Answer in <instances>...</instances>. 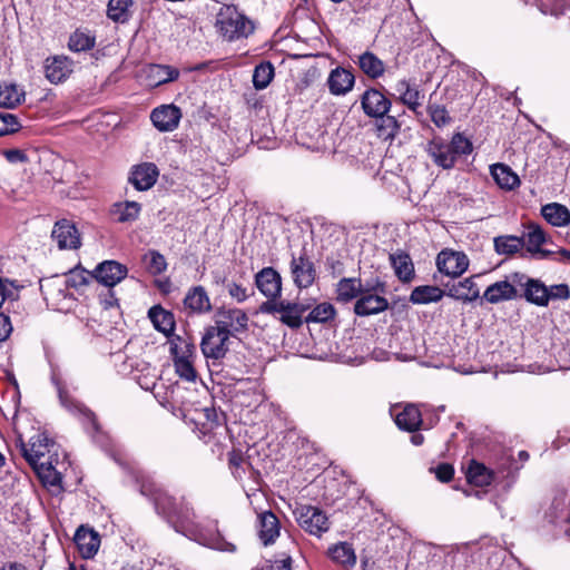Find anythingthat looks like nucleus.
<instances>
[{"mask_svg":"<svg viewBox=\"0 0 570 570\" xmlns=\"http://www.w3.org/2000/svg\"><path fill=\"white\" fill-rule=\"evenodd\" d=\"M134 478L139 485L142 495L149 498L159 514H163L169 522L181 524L189 521L191 511L183 501H177L169 495L155 480L144 471H134Z\"/></svg>","mask_w":570,"mask_h":570,"instance_id":"1","label":"nucleus"},{"mask_svg":"<svg viewBox=\"0 0 570 570\" xmlns=\"http://www.w3.org/2000/svg\"><path fill=\"white\" fill-rule=\"evenodd\" d=\"M472 150L473 145L471 140L461 132L453 135L450 141H445L442 137L435 136L425 147V151L432 158L433 163L443 169L453 168L458 158L470 155Z\"/></svg>","mask_w":570,"mask_h":570,"instance_id":"2","label":"nucleus"},{"mask_svg":"<svg viewBox=\"0 0 570 570\" xmlns=\"http://www.w3.org/2000/svg\"><path fill=\"white\" fill-rule=\"evenodd\" d=\"M215 26L227 41L246 38L254 31L253 22L233 4H223L219 8Z\"/></svg>","mask_w":570,"mask_h":570,"instance_id":"3","label":"nucleus"},{"mask_svg":"<svg viewBox=\"0 0 570 570\" xmlns=\"http://www.w3.org/2000/svg\"><path fill=\"white\" fill-rule=\"evenodd\" d=\"M307 306L286 301H266L261 305V311L266 314H279V321L291 328H298L303 324V314Z\"/></svg>","mask_w":570,"mask_h":570,"instance_id":"4","label":"nucleus"},{"mask_svg":"<svg viewBox=\"0 0 570 570\" xmlns=\"http://www.w3.org/2000/svg\"><path fill=\"white\" fill-rule=\"evenodd\" d=\"M298 525L307 533L321 537L330 529V520L326 513L314 505H299L294 510Z\"/></svg>","mask_w":570,"mask_h":570,"instance_id":"5","label":"nucleus"},{"mask_svg":"<svg viewBox=\"0 0 570 570\" xmlns=\"http://www.w3.org/2000/svg\"><path fill=\"white\" fill-rule=\"evenodd\" d=\"M40 289L48 306L59 311L69 307L68 303L72 299V296L59 277L46 281L40 285Z\"/></svg>","mask_w":570,"mask_h":570,"instance_id":"6","label":"nucleus"},{"mask_svg":"<svg viewBox=\"0 0 570 570\" xmlns=\"http://www.w3.org/2000/svg\"><path fill=\"white\" fill-rule=\"evenodd\" d=\"M512 281L523 288V296L528 302L538 306L548 305V287L541 281L521 273H513Z\"/></svg>","mask_w":570,"mask_h":570,"instance_id":"7","label":"nucleus"},{"mask_svg":"<svg viewBox=\"0 0 570 570\" xmlns=\"http://www.w3.org/2000/svg\"><path fill=\"white\" fill-rule=\"evenodd\" d=\"M229 335L215 326L206 330L203 336L200 348L206 358L219 360L224 357L228 351L227 341Z\"/></svg>","mask_w":570,"mask_h":570,"instance_id":"8","label":"nucleus"},{"mask_svg":"<svg viewBox=\"0 0 570 570\" xmlns=\"http://www.w3.org/2000/svg\"><path fill=\"white\" fill-rule=\"evenodd\" d=\"M248 317L239 308H219L215 315V327L232 336L247 327Z\"/></svg>","mask_w":570,"mask_h":570,"instance_id":"9","label":"nucleus"},{"mask_svg":"<svg viewBox=\"0 0 570 570\" xmlns=\"http://www.w3.org/2000/svg\"><path fill=\"white\" fill-rule=\"evenodd\" d=\"M438 269L451 277L461 276L469 267L468 256L462 252L444 249L436 257Z\"/></svg>","mask_w":570,"mask_h":570,"instance_id":"10","label":"nucleus"},{"mask_svg":"<svg viewBox=\"0 0 570 570\" xmlns=\"http://www.w3.org/2000/svg\"><path fill=\"white\" fill-rule=\"evenodd\" d=\"M374 286L364 288L354 304V313L358 316H370L384 312L389 307V302L385 297L373 293Z\"/></svg>","mask_w":570,"mask_h":570,"instance_id":"11","label":"nucleus"},{"mask_svg":"<svg viewBox=\"0 0 570 570\" xmlns=\"http://www.w3.org/2000/svg\"><path fill=\"white\" fill-rule=\"evenodd\" d=\"M291 273L293 282L298 288H307L314 283L316 269L305 250L297 257L292 256Z\"/></svg>","mask_w":570,"mask_h":570,"instance_id":"12","label":"nucleus"},{"mask_svg":"<svg viewBox=\"0 0 570 570\" xmlns=\"http://www.w3.org/2000/svg\"><path fill=\"white\" fill-rule=\"evenodd\" d=\"M50 440L45 434L32 436L28 444L20 442V451L26 461L32 466H39L41 463H48L43 459L50 452Z\"/></svg>","mask_w":570,"mask_h":570,"instance_id":"13","label":"nucleus"},{"mask_svg":"<svg viewBox=\"0 0 570 570\" xmlns=\"http://www.w3.org/2000/svg\"><path fill=\"white\" fill-rule=\"evenodd\" d=\"M255 284L267 301H276L282 294V277L273 267H264L255 275Z\"/></svg>","mask_w":570,"mask_h":570,"instance_id":"14","label":"nucleus"},{"mask_svg":"<svg viewBox=\"0 0 570 570\" xmlns=\"http://www.w3.org/2000/svg\"><path fill=\"white\" fill-rule=\"evenodd\" d=\"M391 109H364L373 118V127L379 138L393 139L399 131L400 124L395 116L389 115Z\"/></svg>","mask_w":570,"mask_h":570,"instance_id":"15","label":"nucleus"},{"mask_svg":"<svg viewBox=\"0 0 570 570\" xmlns=\"http://www.w3.org/2000/svg\"><path fill=\"white\" fill-rule=\"evenodd\" d=\"M51 236L60 249H76L81 244L78 229L67 219L55 224Z\"/></svg>","mask_w":570,"mask_h":570,"instance_id":"16","label":"nucleus"},{"mask_svg":"<svg viewBox=\"0 0 570 570\" xmlns=\"http://www.w3.org/2000/svg\"><path fill=\"white\" fill-rule=\"evenodd\" d=\"M159 170L154 163H142L131 168L129 181L140 191L150 189L157 181Z\"/></svg>","mask_w":570,"mask_h":570,"instance_id":"17","label":"nucleus"},{"mask_svg":"<svg viewBox=\"0 0 570 570\" xmlns=\"http://www.w3.org/2000/svg\"><path fill=\"white\" fill-rule=\"evenodd\" d=\"M128 269L116 261H105L95 269L96 279L107 287H114L127 276Z\"/></svg>","mask_w":570,"mask_h":570,"instance_id":"18","label":"nucleus"},{"mask_svg":"<svg viewBox=\"0 0 570 570\" xmlns=\"http://www.w3.org/2000/svg\"><path fill=\"white\" fill-rule=\"evenodd\" d=\"M520 238L524 239L527 252L533 257L547 258L553 254L550 250L541 248L547 240V236L542 227L537 224H529L527 232H524Z\"/></svg>","mask_w":570,"mask_h":570,"instance_id":"19","label":"nucleus"},{"mask_svg":"<svg viewBox=\"0 0 570 570\" xmlns=\"http://www.w3.org/2000/svg\"><path fill=\"white\" fill-rule=\"evenodd\" d=\"M72 72V60L66 56L49 57L45 61V75L51 83L65 81Z\"/></svg>","mask_w":570,"mask_h":570,"instance_id":"20","label":"nucleus"},{"mask_svg":"<svg viewBox=\"0 0 570 570\" xmlns=\"http://www.w3.org/2000/svg\"><path fill=\"white\" fill-rule=\"evenodd\" d=\"M258 538L264 546L275 542L281 533V523L278 518L272 511L258 513Z\"/></svg>","mask_w":570,"mask_h":570,"instance_id":"21","label":"nucleus"},{"mask_svg":"<svg viewBox=\"0 0 570 570\" xmlns=\"http://www.w3.org/2000/svg\"><path fill=\"white\" fill-rule=\"evenodd\" d=\"M515 286L518 285L513 283L511 275L510 281H499L488 286L484 291L483 298L491 304L513 299L518 296Z\"/></svg>","mask_w":570,"mask_h":570,"instance_id":"22","label":"nucleus"},{"mask_svg":"<svg viewBox=\"0 0 570 570\" xmlns=\"http://www.w3.org/2000/svg\"><path fill=\"white\" fill-rule=\"evenodd\" d=\"M445 295L456 301L473 302L480 296L474 277H468L453 284H446Z\"/></svg>","mask_w":570,"mask_h":570,"instance_id":"23","label":"nucleus"},{"mask_svg":"<svg viewBox=\"0 0 570 570\" xmlns=\"http://www.w3.org/2000/svg\"><path fill=\"white\" fill-rule=\"evenodd\" d=\"M148 317L151 321L154 327L163 333L166 337H169L175 331V317L174 314L160 305H155L149 308Z\"/></svg>","mask_w":570,"mask_h":570,"instance_id":"24","label":"nucleus"},{"mask_svg":"<svg viewBox=\"0 0 570 570\" xmlns=\"http://www.w3.org/2000/svg\"><path fill=\"white\" fill-rule=\"evenodd\" d=\"M184 306L197 314H204L212 309L210 299L203 286H194L187 292Z\"/></svg>","mask_w":570,"mask_h":570,"instance_id":"25","label":"nucleus"},{"mask_svg":"<svg viewBox=\"0 0 570 570\" xmlns=\"http://www.w3.org/2000/svg\"><path fill=\"white\" fill-rule=\"evenodd\" d=\"M354 81V75L342 67L332 70L327 79L328 88L334 95L346 94L352 89Z\"/></svg>","mask_w":570,"mask_h":570,"instance_id":"26","label":"nucleus"},{"mask_svg":"<svg viewBox=\"0 0 570 570\" xmlns=\"http://www.w3.org/2000/svg\"><path fill=\"white\" fill-rule=\"evenodd\" d=\"M181 118L180 109H153L150 119L160 131H171L177 128Z\"/></svg>","mask_w":570,"mask_h":570,"instance_id":"27","label":"nucleus"},{"mask_svg":"<svg viewBox=\"0 0 570 570\" xmlns=\"http://www.w3.org/2000/svg\"><path fill=\"white\" fill-rule=\"evenodd\" d=\"M178 76L179 70L167 65H149L146 68V78L151 87L174 81Z\"/></svg>","mask_w":570,"mask_h":570,"instance_id":"28","label":"nucleus"},{"mask_svg":"<svg viewBox=\"0 0 570 570\" xmlns=\"http://www.w3.org/2000/svg\"><path fill=\"white\" fill-rule=\"evenodd\" d=\"M75 542L85 558L92 557L99 548V537L92 530L80 527L75 534Z\"/></svg>","mask_w":570,"mask_h":570,"instance_id":"29","label":"nucleus"},{"mask_svg":"<svg viewBox=\"0 0 570 570\" xmlns=\"http://www.w3.org/2000/svg\"><path fill=\"white\" fill-rule=\"evenodd\" d=\"M395 423L401 430L414 432L419 430L422 424V414L417 406L407 404L396 414Z\"/></svg>","mask_w":570,"mask_h":570,"instance_id":"30","label":"nucleus"},{"mask_svg":"<svg viewBox=\"0 0 570 570\" xmlns=\"http://www.w3.org/2000/svg\"><path fill=\"white\" fill-rule=\"evenodd\" d=\"M495 478L494 471L487 468L483 463L472 460L469 464L466 479L476 487L490 485Z\"/></svg>","mask_w":570,"mask_h":570,"instance_id":"31","label":"nucleus"},{"mask_svg":"<svg viewBox=\"0 0 570 570\" xmlns=\"http://www.w3.org/2000/svg\"><path fill=\"white\" fill-rule=\"evenodd\" d=\"M541 214L553 226L562 227L570 224V212L564 205L558 203L547 204L542 206Z\"/></svg>","mask_w":570,"mask_h":570,"instance_id":"32","label":"nucleus"},{"mask_svg":"<svg viewBox=\"0 0 570 570\" xmlns=\"http://www.w3.org/2000/svg\"><path fill=\"white\" fill-rule=\"evenodd\" d=\"M491 175L494 181L503 189L512 190L520 185L518 175L504 164L492 165Z\"/></svg>","mask_w":570,"mask_h":570,"instance_id":"33","label":"nucleus"},{"mask_svg":"<svg viewBox=\"0 0 570 570\" xmlns=\"http://www.w3.org/2000/svg\"><path fill=\"white\" fill-rule=\"evenodd\" d=\"M396 92L400 96V100L406 107H420L423 104L424 94L419 90L415 83H411L407 80H401L396 85Z\"/></svg>","mask_w":570,"mask_h":570,"instance_id":"34","label":"nucleus"},{"mask_svg":"<svg viewBox=\"0 0 570 570\" xmlns=\"http://www.w3.org/2000/svg\"><path fill=\"white\" fill-rule=\"evenodd\" d=\"M357 65L360 69L372 79L383 76L385 71L383 61L371 51H365L360 55Z\"/></svg>","mask_w":570,"mask_h":570,"instance_id":"35","label":"nucleus"},{"mask_svg":"<svg viewBox=\"0 0 570 570\" xmlns=\"http://www.w3.org/2000/svg\"><path fill=\"white\" fill-rule=\"evenodd\" d=\"M141 205L137 202L116 203L111 207V215L118 223H131L139 217Z\"/></svg>","mask_w":570,"mask_h":570,"instance_id":"36","label":"nucleus"},{"mask_svg":"<svg viewBox=\"0 0 570 570\" xmlns=\"http://www.w3.org/2000/svg\"><path fill=\"white\" fill-rule=\"evenodd\" d=\"M445 292L438 286L423 285L415 287L410 295V302L413 304L436 303L442 299Z\"/></svg>","mask_w":570,"mask_h":570,"instance_id":"37","label":"nucleus"},{"mask_svg":"<svg viewBox=\"0 0 570 570\" xmlns=\"http://www.w3.org/2000/svg\"><path fill=\"white\" fill-rule=\"evenodd\" d=\"M396 276L403 282H410L414 276V266L409 254L399 252L390 256Z\"/></svg>","mask_w":570,"mask_h":570,"instance_id":"38","label":"nucleus"},{"mask_svg":"<svg viewBox=\"0 0 570 570\" xmlns=\"http://www.w3.org/2000/svg\"><path fill=\"white\" fill-rule=\"evenodd\" d=\"M331 559L345 568L353 567L356 563V554L352 546L347 542H340L328 549Z\"/></svg>","mask_w":570,"mask_h":570,"instance_id":"39","label":"nucleus"},{"mask_svg":"<svg viewBox=\"0 0 570 570\" xmlns=\"http://www.w3.org/2000/svg\"><path fill=\"white\" fill-rule=\"evenodd\" d=\"M365 287L361 279L343 278L337 284V299L344 303L350 302L358 297Z\"/></svg>","mask_w":570,"mask_h":570,"instance_id":"40","label":"nucleus"},{"mask_svg":"<svg viewBox=\"0 0 570 570\" xmlns=\"http://www.w3.org/2000/svg\"><path fill=\"white\" fill-rule=\"evenodd\" d=\"M494 250L499 255H513L524 247V239L514 235L494 237Z\"/></svg>","mask_w":570,"mask_h":570,"instance_id":"41","label":"nucleus"},{"mask_svg":"<svg viewBox=\"0 0 570 570\" xmlns=\"http://www.w3.org/2000/svg\"><path fill=\"white\" fill-rule=\"evenodd\" d=\"M76 409L87 432L91 435L94 441L100 442L104 433L96 414L85 405H77Z\"/></svg>","mask_w":570,"mask_h":570,"instance_id":"42","label":"nucleus"},{"mask_svg":"<svg viewBox=\"0 0 570 570\" xmlns=\"http://www.w3.org/2000/svg\"><path fill=\"white\" fill-rule=\"evenodd\" d=\"M24 95L16 83H1L0 107H18L24 100Z\"/></svg>","mask_w":570,"mask_h":570,"instance_id":"43","label":"nucleus"},{"mask_svg":"<svg viewBox=\"0 0 570 570\" xmlns=\"http://www.w3.org/2000/svg\"><path fill=\"white\" fill-rule=\"evenodd\" d=\"M274 66L269 61L257 65L253 72V85L256 89L266 88L274 78Z\"/></svg>","mask_w":570,"mask_h":570,"instance_id":"44","label":"nucleus"},{"mask_svg":"<svg viewBox=\"0 0 570 570\" xmlns=\"http://www.w3.org/2000/svg\"><path fill=\"white\" fill-rule=\"evenodd\" d=\"M96 38L88 32L76 30L69 38L68 47L71 51H87L95 47Z\"/></svg>","mask_w":570,"mask_h":570,"instance_id":"45","label":"nucleus"},{"mask_svg":"<svg viewBox=\"0 0 570 570\" xmlns=\"http://www.w3.org/2000/svg\"><path fill=\"white\" fill-rule=\"evenodd\" d=\"M132 0H109L107 16L115 22H126Z\"/></svg>","mask_w":570,"mask_h":570,"instance_id":"46","label":"nucleus"},{"mask_svg":"<svg viewBox=\"0 0 570 570\" xmlns=\"http://www.w3.org/2000/svg\"><path fill=\"white\" fill-rule=\"evenodd\" d=\"M32 469L46 485L57 487L61 490V474L53 468L51 462L41 463L39 466Z\"/></svg>","mask_w":570,"mask_h":570,"instance_id":"47","label":"nucleus"},{"mask_svg":"<svg viewBox=\"0 0 570 570\" xmlns=\"http://www.w3.org/2000/svg\"><path fill=\"white\" fill-rule=\"evenodd\" d=\"M335 308L331 303H321L315 306L306 316V323H325L335 316Z\"/></svg>","mask_w":570,"mask_h":570,"instance_id":"48","label":"nucleus"},{"mask_svg":"<svg viewBox=\"0 0 570 570\" xmlns=\"http://www.w3.org/2000/svg\"><path fill=\"white\" fill-rule=\"evenodd\" d=\"M142 261L145 263L147 271L151 275H159L163 272H165L167 268V262H166L164 255H161L159 252L154 250V249L147 252L144 255Z\"/></svg>","mask_w":570,"mask_h":570,"instance_id":"49","label":"nucleus"},{"mask_svg":"<svg viewBox=\"0 0 570 570\" xmlns=\"http://www.w3.org/2000/svg\"><path fill=\"white\" fill-rule=\"evenodd\" d=\"M174 365L176 373L184 380L188 382H194L196 380V371L193 366L191 361L187 355L175 356Z\"/></svg>","mask_w":570,"mask_h":570,"instance_id":"50","label":"nucleus"},{"mask_svg":"<svg viewBox=\"0 0 570 570\" xmlns=\"http://www.w3.org/2000/svg\"><path fill=\"white\" fill-rule=\"evenodd\" d=\"M361 107H391V101L381 91L367 89L361 97Z\"/></svg>","mask_w":570,"mask_h":570,"instance_id":"51","label":"nucleus"},{"mask_svg":"<svg viewBox=\"0 0 570 570\" xmlns=\"http://www.w3.org/2000/svg\"><path fill=\"white\" fill-rule=\"evenodd\" d=\"M204 543L208 547L226 552L235 551V546L228 542L219 532L209 534L204 539Z\"/></svg>","mask_w":570,"mask_h":570,"instance_id":"52","label":"nucleus"},{"mask_svg":"<svg viewBox=\"0 0 570 570\" xmlns=\"http://www.w3.org/2000/svg\"><path fill=\"white\" fill-rule=\"evenodd\" d=\"M20 127L21 125L14 115L0 112V136L17 132Z\"/></svg>","mask_w":570,"mask_h":570,"instance_id":"53","label":"nucleus"},{"mask_svg":"<svg viewBox=\"0 0 570 570\" xmlns=\"http://www.w3.org/2000/svg\"><path fill=\"white\" fill-rule=\"evenodd\" d=\"M66 284L67 288H78L87 284V276L81 269H72L65 274L63 277H59Z\"/></svg>","mask_w":570,"mask_h":570,"instance_id":"54","label":"nucleus"},{"mask_svg":"<svg viewBox=\"0 0 570 570\" xmlns=\"http://www.w3.org/2000/svg\"><path fill=\"white\" fill-rule=\"evenodd\" d=\"M530 0H525L529 2ZM544 14L559 16L564 12V4L560 0H534Z\"/></svg>","mask_w":570,"mask_h":570,"instance_id":"55","label":"nucleus"},{"mask_svg":"<svg viewBox=\"0 0 570 570\" xmlns=\"http://www.w3.org/2000/svg\"><path fill=\"white\" fill-rule=\"evenodd\" d=\"M570 297V289L567 284L552 285L548 288V303L551 299H568Z\"/></svg>","mask_w":570,"mask_h":570,"instance_id":"56","label":"nucleus"},{"mask_svg":"<svg viewBox=\"0 0 570 570\" xmlns=\"http://www.w3.org/2000/svg\"><path fill=\"white\" fill-rule=\"evenodd\" d=\"M17 289L13 287V283L7 278L0 277V307L6 299H14Z\"/></svg>","mask_w":570,"mask_h":570,"instance_id":"57","label":"nucleus"},{"mask_svg":"<svg viewBox=\"0 0 570 570\" xmlns=\"http://www.w3.org/2000/svg\"><path fill=\"white\" fill-rule=\"evenodd\" d=\"M2 155L11 164L28 161L27 154L23 150L18 149V148L6 149L2 151Z\"/></svg>","mask_w":570,"mask_h":570,"instance_id":"58","label":"nucleus"},{"mask_svg":"<svg viewBox=\"0 0 570 570\" xmlns=\"http://www.w3.org/2000/svg\"><path fill=\"white\" fill-rule=\"evenodd\" d=\"M431 119L439 127L446 126L451 118L448 115V109H429Z\"/></svg>","mask_w":570,"mask_h":570,"instance_id":"59","label":"nucleus"},{"mask_svg":"<svg viewBox=\"0 0 570 570\" xmlns=\"http://www.w3.org/2000/svg\"><path fill=\"white\" fill-rule=\"evenodd\" d=\"M454 474V469L449 463H441L435 469L436 479L441 482H449Z\"/></svg>","mask_w":570,"mask_h":570,"instance_id":"60","label":"nucleus"},{"mask_svg":"<svg viewBox=\"0 0 570 570\" xmlns=\"http://www.w3.org/2000/svg\"><path fill=\"white\" fill-rule=\"evenodd\" d=\"M12 332V325L8 315L0 313V343L4 342Z\"/></svg>","mask_w":570,"mask_h":570,"instance_id":"61","label":"nucleus"},{"mask_svg":"<svg viewBox=\"0 0 570 570\" xmlns=\"http://www.w3.org/2000/svg\"><path fill=\"white\" fill-rule=\"evenodd\" d=\"M228 293L233 298H235L239 303L244 302L247 298L246 288L236 283H232L228 285Z\"/></svg>","mask_w":570,"mask_h":570,"instance_id":"62","label":"nucleus"},{"mask_svg":"<svg viewBox=\"0 0 570 570\" xmlns=\"http://www.w3.org/2000/svg\"><path fill=\"white\" fill-rule=\"evenodd\" d=\"M557 518L568 523V527L564 531L570 537V499L567 509H562L560 513L557 514Z\"/></svg>","mask_w":570,"mask_h":570,"instance_id":"63","label":"nucleus"},{"mask_svg":"<svg viewBox=\"0 0 570 570\" xmlns=\"http://www.w3.org/2000/svg\"><path fill=\"white\" fill-rule=\"evenodd\" d=\"M272 569L273 570H292V559L291 558H286L284 560L276 561L273 564Z\"/></svg>","mask_w":570,"mask_h":570,"instance_id":"64","label":"nucleus"}]
</instances>
